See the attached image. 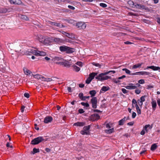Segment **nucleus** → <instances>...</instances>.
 <instances>
[{
	"label": "nucleus",
	"mask_w": 160,
	"mask_h": 160,
	"mask_svg": "<svg viewBox=\"0 0 160 160\" xmlns=\"http://www.w3.org/2000/svg\"><path fill=\"white\" fill-rule=\"evenodd\" d=\"M78 112L80 113H82L84 112V111L82 109H79L78 110Z\"/></svg>",
	"instance_id": "8fccbe9b"
},
{
	"label": "nucleus",
	"mask_w": 160,
	"mask_h": 160,
	"mask_svg": "<svg viewBox=\"0 0 160 160\" xmlns=\"http://www.w3.org/2000/svg\"><path fill=\"white\" fill-rule=\"evenodd\" d=\"M74 70L76 72H78L80 70V68L78 67H77L75 65H74L73 66Z\"/></svg>",
	"instance_id": "c756f323"
},
{
	"label": "nucleus",
	"mask_w": 160,
	"mask_h": 160,
	"mask_svg": "<svg viewBox=\"0 0 160 160\" xmlns=\"http://www.w3.org/2000/svg\"><path fill=\"white\" fill-rule=\"evenodd\" d=\"M109 89V88L108 86H103V87L101 91L100 92H102V91H104V92H106Z\"/></svg>",
	"instance_id": "bb28decb"
},
{
	"label": "nucleus",
	"mask_w": 160,
	"mask_h": 160,
	"mask_svg": "<svg viewBox=\"0 0 160 160\" xmlns=\"http://www.w3.org/2000/svg\"><path fill=\"white\" fill-rule=\"evenodd\" d=\"M146 97V96H143L141 97V98H140L141 101L142 102H144L145 100V98Z\"/></svg>",
	"instance_id": "a18cd8bd"
},
{
	"label": "nucleus",
	"mask_w": 160,
	"mask_h": 160,
	"mask_svg": "<svg viewBox=\"0 0 160 160\" xmlns=\"http://www.w3.org/2000/svg\"><path fill=\"white\" fill-rule=\"evenodd\" d=\"M23 70L24 73L27 76L30 75V74L32 73L31 71L26 68H23Z\"/></svg>",
	"instance_id": "ddd939ff"
},
{
	"label": "nucleus",
	"mask_w": 160,
	"mask_h": 160,
	"mask_svg": "<svg viewBox=\"0 0 160 160\" xmlns=\"http://www.w3.org/2000/svg\"><path fill=\"white\" fill-rule=\"evenodd\" d=\"M53 41L55 43H60L63 42V40L62 39L56 37L53 38V39H52Z\"/></svg>",
	"instance_id": "9d476101"
},
{
	"label": "nucleus",
	"mask_w": 160,
	"mask_h": 160,
	"mask_svg": "<svg viewBox=\"0 0 160 160\" xmlns=\"http://www.w3.org/2000/svg\"><path fill=\"white\" fill-rule=\"evenodd\" d=\"M46 78H45L43 76H42L41 80H42V81H45V80H46Z\"/></svg>",
	"instance_id": "338daca9"
},
{
	"label": "nucleus",
	"mask_w": 160,
	"mask_h": 160,
	"mask_svg": "<svg viewBox=\"0 0 160 160\" xmlns=\"http://www.w3.org/2000/svg\"><path fill=\"white\" fill-rule=\"evenodd\" d=\"M52 42L49 37H45L41 43L44 45H50Z\"/></svg>",
	"instance_id": "20e7f679"
},
{
	"label": "nucleus",
	"mask_w": 160,
	"mask_h": 160,
	"mask_svg": "<svg viewBox=\"0 0 160 160\" xmlns=\"http://www.w3.org/2000/svg\"><path fill=\"white\" fill-rule=\"evenodd\" d=\"M144 81L143 79H141L138 81V83L140 84H142L144 83Z\"/></svg>",
	"instance_id": "de8ad7c7"
},
{
	"label": "nucleus",
	"mask_w": 160,
	"mask_h": 160,
	"mask_svg": "<svg viewBox=\"0 0 160 160\" xmlns=\"http://www.w3.org/2000/svg\"><path fill=\"white\" fill-rule=\"evenodd\" d=\"M39 152V149H37L35 148H34L33 149V151L31 152V154H34L35 153Z\"/></svg>",
	"instance_id": "393cba45"
},
{
	"label": "nucleus",
	"mask_w": 160,
	"mask_h": 160,
	"mask_svg": "<svg viewBox=\"0 0 160 160\" xmlns=\"http://www.w3.org/2000/svg\"><path fill=\"white\" fill-rule=\"evenodd\" d=\"M32 75L33 76L34 78H36L38 79H41V78L42 77L41 75H39V74H36V75H33L32 74Z\"/></svg>",
	"instance_id": "c85d7f7f"
},
{
	"label": "nucleus",
	"mask_w": 160,
	"mask_h": 160,
	"mask_svg": "<svg viewBox=\"0 0 160 160\" xmlns=\"http://www.w3.org/2000/svg\"><path fill=\"white\" fill-rule=\"evenodd\" d=\"M52 120V118L51 117L48 116L45 118L44 122V123H47L51 122Z\"/></svg>",
	"instance_id": "f8f14e48"
},
{
	"label": "nucleus",
	"mask_w": 160,
	"mask_h": 160,
	"mask_svg": "<svg viewBox=\"0 0 160 160\" xmlns=\"http://www.w3.org/2000/svg\"><path fill=\"white\" fill-rule=\"evenodd\" d=\"M125 77H126V76L125 75H123L121 77H119L118 78V79L119 80H120V79H123V78H125Z\"/></svg>",
	"instance_id": "69168bd1"
},
{
	"label": "nucleus",
	"mask_w": 160,
	"mask_h": 160,
	"mask_svg": "<svg viewBox=\"0 0 160 160\" xmlns=\"http://www.w3.org/2000/svg\"><path fill=\"white\" fill-rule=\"evenodd\" d=\"M68 7L69 8L71 9L72 10H74L75 9V8L72 6L69 5L68 6Z\"/></svg>",
	"instance_id": "13d9d810"
},
{
	"label": "nucleus",
	"mask_w": 160,
	"mask_h": 160,
	"mask_svg": "<svg viewBox=\"0 0 160 160\" xmlns=\"http://www.w3.org/2000/svg\"><path fill=\"white\" fill-rule=\"evenodd\" d=\"M126 120V119L125 117L124 118H122L121 120H120L118 122L119 125H123L124 122Z\"/></svg>",
	"instance_id": "b1692460"
},
{
	"label": "nucleus",
	"mask_w": 160,
	"mask_h": 160,
	"mask_svg": "<svg viewBox=\"0 0 160 160\" xmlns=\"http://www.w3.org/2000/svg\"><path fill=\"white\" fill-rule=\"evenodd\" d=\"M92 79L88 78L86 81V83L87 84H89L92 81Z\"/></svg>",
	"instance_id": "ea45409f"
},
{
	"label": "nucleus",
	"mask_w": 160,
	"mask_h": 160,
	"mask_svg": "<svg viewBox=\"0 0 160 160\" xmlns=\"http://www.w3.org/2000/svg\"><path fill=\"white\" fill-rule=\"evenodd\" d=\"M100 5L101 7H102L103 8H105V7H107V5L106 4L102 3H100Z\"/></svg>",
	"instance_id": "49530a36"
},
{
	"label": "nucleus",
	"mask_w": 160,
	"mask_h": 160,
	"mask_svg": "<svg viewBox=\"0 0 160 160\" xmlns=\"http://www.w3.org/2000/svg\"><path fill=\"white\" fill-rule=\"evenodd\" d=\"M145 133V130L143 129L141 132V134L142 135H144Z\"/></svg>",
	"instance_id": "e2e57ef3"
},
{
	"label": "nucleus",
	"mask_w": 160,
	"mask_h": 160,
	"mask_svg": "<svg viewBox=\"0 0 160 160\" xmlns=\"http://www.w3.org/2000/svg\"><path fill=\"white\" fill-rule=\"evenodd\" d=\"M11 3L15 5H20L22 4L21 0H10Z\"/></svg>",
	"instance_id": "9b49d317"
},
{
	"label": "nucleus",
	"mask_w": 160,
	"mask_h": 160,
	"mask_svg": "<svg viewBox=\"0 0 160 160\" xmlns=\"http://www.w3.org/2000/svg\"><path fill=\"white\" fill-rule=\"evenodd\" d=\"M106 72L101 73L99 74L98 76H97L95 78L100 81L107 80L108 78H110V77L108 76H106V75L108 74H106Z\"/></svg>",
	"instance_id": "f03ea898"
},
{
	"label": "nucleus",
	"mask_w": 160,
	"mask_h": 160,
	"mask_svg": "<svg viewBox=\"0 0 160 160\" xmlns=\"http://www.w3.org/2000/svg\"><path fill=\"white\" fill-rule=\"evenodd\" d=\"M136 116V114L135 112H133L132 115V118H134Z\"/></svg>",
	"instance_id": "5fc2aeb1"
},
{
	"label": "nucleus",
	"mask_w": 160,
	"mask_h": 160,
	"mask_svg": "<svg viewBox=\"0 0 160 160\" xmlns=\"http://www.w3.org/2000/svg\"><path fill=\"white\" fill-rule=\"evenodd\" d=\"M19 17L20 18L23 20L26 21H28L29 20V18L26 15L20 14L19 15Z\"/></svg>",
	"instance_id": "f3484780"
},
{
	"label": "nucleus",
	"mask_w": 160,
	"mask_h": 160,
	"mask_svg": "<svg viewBox=\"0 0 160 160\" xmlns=\"http://www.w3.org/2000/svg\"><path fill=\"white\" fill-rule=\"evenodd\" d=\"M52 80H53L51 78H46V80H45V81L47 82H50Z\"/></svg>",
	"instance_id": "09e8293b"
},
{
	"label": "nucleus",
	"mask_w": 160,
	"mask_h": 160,
	"mask_svg": "<svg viewBox=\"0 0 160 160\" xmlns=\"http://www.w3.org/2000/svg\"><path fill=\"white\" fill-rule=\"evenodd\" d=\"M137 111L138 115H139L141 114V111L140 109H138V110H137Z\"/></svg>",
	"instance_id": "774afa93"
},
{
	"label": "nucleus",
	"mask_w": 160,
	"mask_h": 160,
	"mask_svg": "<svg viewBox=\"0 0 160 160\" xmlns=\"http://www.w3.org/2000/svg\"><path fill=\"white\" fill-rule=\"evenodd\" d=\"M152 107L153 108H155L156 107L157 104L155 101H153L152 102Z\"/></svg>",
	"instance_id": "c9c22d12"
},
{
	"label": "nucleus",
	"mask_w": 160,
	"mask_h": 160,
	"mask_svg": "<svg viewBox=\"0 0 160 160\" xmlns=\"http://www.w3.org/2000/svg\"><path fill=\"white\" fill-rule=\"evenodd\" d=\"M134 7H136L138 9H141L143 7L142 5H141L140 4L135 3Z\"/></svg>",
	"instance_id": "7c9ffc66"
},
{
	"label": "nucleus",
	"mask_w": 160,
	"mask_h": 160,
	"mask_svg": "<svg viewBox=\"0 0 160 160\" xmlns=\"http://www.w3.org/2000/svg\"><path fill=\"white\" fill-rule=\"evenodd\" d=\"M45 37L41 35H38L37 36V39L39 41L42 43Z\"/></svg>",
	"instance_id": "aec40b11"
},
{
	"label": "nucleus",
	"mask_w": 160,
	"mask_h": 160,
	"mask_svg": "<svg viewBox=\"0 0 160 160\" xmlns=\"http://www.w3.org/2000/svg\"><path fill=\"white\" fill-rule=\"evenodd\" d=\"M112 81L116 83L120 82H121L120 80H119L118 78H113L112 79Z\"/></svg>",
	"instance_id": "72a5a7b5"
},
{
	"label": "nucleus",
	"mask_w": 160,
	"mask_h": 160,
	"mask_svg": "<svg viewBox=\"0 0 160 160\" xmlns=\"http://www.w3.org/2000/svg\"><path fill=\"white\" fill-rule=\"evenodd\" d=\"M79 98L82 100V99L83 98V94L82 93H80L79 94Z\"/></svg>",
	"instance_id": "37998d69"
},
{
	"label": "nucleus",
	"mask_w": 160,
	"mask_h": 160,
	"mask_svg": "<svg viewBox=\"0 0 160 160\" xmlns=\"http://www.w3.org/2000/svg\"><path fill=\"white\" fill-rule=\"evenodd\" d=\"M59 49L61 52H65L68 53H72L75 51L74 48L65 46H60Z\"/></svg>",
	"instance_id": "f257e3e1"
},
{
	"label": "nucleus",
	"mask_w": 160,
	"mask_h": 160,
	"mask_svg": "<svg viewBox=\"0 0 160 160\" xmlns=\"http://www.w3.org/2000/svg\"><path fill=\"white\" fill-rule=\"evenodd\" d=\"M111 72H112L113 73H114L116 72L115 71H109L108 72H106V74H108L109 73Z\"/></svg>",
	"instance_id": "0e129e2a"
},
{
	"label": "nucleus",
	"mask_w": 160,
	"mask_h": 160,
	"mask_svg": "<svg viewBox=\"0 0 160 160\" xmlns=\"http://www.w3.org/2000/svg\"><path fill=\"white\" fill-rule=\"evenodd\" d=\"M129 85L125 87V88L128 89H136V87L133 85L132 83H129L128 84Z\"/></svg>",
	"instance_id": "2eb2a0df"
},
{
	"label": "nucleus",
	"mask_w": 160,
	"mask_h": 160,
	"mask_svg": "<svg viewBox=\"0 0 160 160\" xmlns=\"http://www.w3.org/2000/svg\"><path fill=\"white\" fill-rule=\"evenodd\" d=\"M35 127L34 128L35 129L37 130H39V128L38 127H37V125L36 124H34Z\"/></svg>",
	"instance_id": "bf43d9fd"
},
{
	"label": "nucleus",
	"mask_w": 160,
	"mask_h": 160,
	"mask_svg": "<svg viewBox=\"0 0 160 160\" xmlns=\"http://www.w3.org/2000/svg\"><path fill=\"white\" fill-rule=\"evenodd\" d=\"M92 104V107L96 108L97 107V99L96 97H93L91 100Z\"/></svg>",
	"instance_id": "6e6552de"
},
{
	"label": "nucleus",
	"mask_w": 160,
	"mask_h": 160,
	"mask_svg": "<svg viewBox=\"0 0 160 160\" xmlns=\"http://www.w3.org/2000/svg\"><path fill=\"white\" fill-rule=\"evenodd\" d=\"M133 124H134L133 122H129L127 124L128 125H130V126H132L133 125Z\"/></svg>",
	"instance_id": "4d7b16f0"
},
{
	"label": "nucleus",
	"mask_w": 160,
	"mask_h": 160,
	"mask_svg": "<svg viewBox=\"0 0 160 160\" xmlns=\"http://www.w3.org/2000/svg\"><path fill=\"white\" fill-rule=\"evenodd\" d=\"M25 108V107L24 106H23V105L22 106L21 109V112H24V109Z\"/></svg>",
	"instance_id": "6e6d98bb"
},
{
	"label": "nucleus",
	"mask_w": 160,
	"mask_h": 160,
	"mask_svg": "<svg viewBox=\"0 0 160 160\" xmlns=\"http://www.w3.org/2000/svg\"><path fill=\"white\" fill-rule=\"evenodd\" d=\"M49 24L53 26H56L59 28L64 27V26L60 23H57L55 22H52L50 21L48 22Z\"/></svg>",
	"instance_id": "0eeeda50"
},
{
	"label": "nucleus",
	"mask_w": 160,
	"mask_h": 160,
	"mask_svg": "<svg viewBox=\"0 0 160 160\" xmlns=\"http://www.w3.org/2000/svg\"><path fill=\"white\" fill-rule=\"evenodd\" d=\"M91 118H93V120H95L99 119L100 118V116L98 114H94L92 115Z\"/></svg>",
	"instance_id": "6ab92c4d"
},
{
	"label": "nucleus",
	"mask_w": 160,
	"mask_h": 160,
	"mask_svg": "<svg viewBox=\"0 0 160 160\" xmlns=\"http://www.w3.org/2000/svg\"><path fill=\"white\" fill-rule=\"evenodd\" d=\"M59 32H61L64 35L68 37L69 38L72 39L73 37H72V36H71V35H70V34L67 33L66 32L63 31H59ZM73 38H74V37H73Z\"/></svg>",
	"instance_id": "a211bd4d"
},
{
	"label": "nucleus",
	"mask_w": 160,
	"mask_h": 160,
	"mask_svg": "<svg viewBox=\"0 0 160 160\" xmlns=\"http://www.w3.org/2000/svg\"><path fill=\"white\" fill-rule=\"evenodd\" d=\"M152 128V127L150 126L149 124L146 125L144 127L143 129H144L145 130L146 132H148V130L147 129V128Z\"/></svg>",
	"instance_id": "473e14b6"
},
{
	"label": "nucleus",
	"mask_w": 160,
	"mask_h": 160,
	"mask_svg": "<svg viewBox=\"0 0 160 160\" xmlns=\"http://www.w3.org/2000/svg\"><path fill=\"white\" fill-rule=\"evenodd\" d=\"M76 64L80 67H82V63L81 62H77Z\"/></svg>",
	"instance_id": "a19ab883"
},
{
	"label": "nucleus",
	"mask_w": 160,
	"mask_h": 160,
	"mask_svg": "<svg viewBox=\"0 0 160 160\" xmlns=\"http://www.w3.org/2000/svg\"><path fill=\"white\" fill-rule=\"evenodd\" d=\"M147 68H150L154 71L160 70V67H156L154 66H148L147 67Z\"/></svg>",
	"instance_id": "dca6fc26"
},
{
	"label": "nucleus",
	"mask_w": 160,
	"mask_h": 160,
	"mask_svg": "<svg viewBox=\"0 0 160 160\" xmlns=\"http://www.w3.org/2000/svg\"><path fill=\"white\" fill-rule=\"evenodd\" d=\"M122 70L123 71H125L126 73L128 74H130V72H131L128 69H127L123 68L122 69Z\"/></svg>",
	"instance_id": "e433bc0d"
},
{
	"label": "nucleus",
	"mask_w": 160,
	"mask_h": 160,
	"mask_svg": "<svg viewBox=\"0 0 160 160\" xmlns=\"http://www.w3.org/2000/svg\"><path fill=\"white\" fill-rule=\"evenodd\" d=\"M89 93L92 95V97L94 96L96 94V92L95 90L91 91L89 92Z\"/></svg>",
	"instance_id": "f704fd0d"
},
{
	"label": "nucleus",
	"mask_w": 160,
	"mask_h": 160,
	"mask_svg": "<svg viewBox=\"0 0 160 160\" xmlns=\"http://www.w3.org/2000/svg\"><path fill=\"white\" fill-rule=\"evenodd\" d=\"M7 12V10L5 8H2L0 10V13H6Z\"/></svg>",
	"instance_id": "58836bf2"
},
{
	"label": "nucleus",
	"mask_w": 160,
	"mask_h": 160,
	"mask_svg": "<svg viewBox=\"0 0 160 160\" xmlns=\"http://www.w3.org/2000/svg\"><path fill=\"white\" fill-rule=\"evenodd\" d=\"M81 104L83 106H85L86 107H89V104L87 103H85L84 102H82L81 103Z\"/></svg>",
	"instance_id": "4c0bfd02"
},
{
	"label": "nucleus",
	"mask_w": 160,
	"mask_h": 160,
	"mask_svg": "<svg viewBox=\"0 0 160 160\" xmlns=\"http://www.w3.org/2000/svg\"><path fill=\"white\" fill-rule=\"evenodd\" d=\"M24 96L27 98H29L30 95L29 93H25L24 94Z\"/></svg>",
	"instance_id": "603ef678"
},
{
	"label": "nucleus",
	"mask_w": 160,
	"mask_h": 160,
	"mask_svg": "<svg viewBox=\"0 0 160 160\" xmlns=\"http://www.w3.org/2000/svg\"><path fill=\"white\" fill-rule=\"evenodd\" d=\"M128 3L132 7H134L135 3H134V2L130 0L128 1Z\"/></svg>",
	"instance_id": "2f4dec72"
},
{
	"label": "nucleus",
	"mask_w": 160,
	"mask_h": 160,
	"mask_svg": "<svg viewBox=\"0 0 160 160\" xmlns=\"http://www.w3.org/2000/svg\"><path fill=\"white\" fill-rule=\"evenodd\" d=\"M36 52L37 50H35L34 49H29L27 51L26 53L29 55L33 54L36 56V55L37 54Z\"/></svg>",
	"instance_id": "1a4fd4ad"
},
{
	"label": "nucleus",
	"mask_w": 160,
	"mask_h": 160,
	"mask_svg": "<svg viewBox=\"0 0 160 160\" xmlns=\"http://www.w3.org/2000/svg\"><path fill=\"white\" fill-rule=\"evenodd\" d=\"M90 127V125L84 127L83 128V130L81 131V133L82 135H89V129Z\"/></svg>",
	"instance_id": "39448f33"
},
{
	"label": "nucleus",
	"mask_w": 160,
	"mask_h": 160,
	"mask_svg": "<svg viewBox=\"0 0 160 160\" xmlns=\"http://www.w3.org/2000/svg\"><path fill=\"white\" fill-rule=\"evenodd\" d=\"M92 64L96 67H98L99 68H101V65L99 63H96L94 62L92 63Z\"/></svg>",
	"instance_id": "79ce46f5"
},
{
	"label": "nucleus",
	"mask_w": 160,
	"mask_h": 160,
	"mask_svg": "<svg viewBox=\"0 0 160 160\" xmlns=\"http://www.w3.org/2000/svg\"><path fill=\"white\" fill-rule=\"evenodd\" d=\"M44 141V139L43 137H39L32 140L31 142V144L32 145L38 144Z\"/></svg>",
	"instance_id": "7ed1b4c3"
},
{
	"label": "nucleus",
	"mask_w": 160,
	"mask_h": 160,
	"mask_svg": "<svg viewBox=\"0 0 160 160\" xmlns=\"http://www.w3.org/2000/svg\"><path fill=\"white\" fill-rule=\"evenodd\" d=\"M157 147L156 144H154L151 146L150 149L152 151H154L157 148Z\"/></svg>",
	"instance_id": "a878e982"
},
{
	"label": "nucleus",
	"mask_w": 160,
	"mask_h": 160,
	"mask_svg": "<svg viewBox=\"0 0 160 160\" xmlns=\"http://www.w3.org/2000/svg\"><path fill=\"white\" fill-rule=\"evenodd\" d=\"M135 92L137 94H139L141 92V90L136 89L135 90Z\"/></svg>",
	"instance_id": "864d4df0"
},
{
	"label": "nucleus",
	"mask_w": 160,
	"mask_h": 160,
	"mask_svg": "<svg viewBox=\"0 0 160 160\" xmlns=\"http://www.w3.org/2000/svg\"><path fill=\"white\" fill-rule=\"evenodd\" d=\"M97 73L92 72L89 75L88 78H91V79H92V80L94 78V77L97 75Z\"/></svg>",
	"instance_id": "4be33fe9"
},
{
	"label": "nucleus",
	"mask_w": 160,
	"mask_h": 160,
	"mask_svg": "<svg viewBox=\"0 0 160 160\" xmlns=\"http://www.w3.org/2000/svg\"><path fill=\"white\" fill-rule=\"evenodd\" d=\"M67 89L68 92H72L71 90V88L70 87H68Z\"/></svg>",
	"instance_id": "680f3d73"
},
{
	"label": "nucleus",
	"mask_w": 160,
	"mask_h": 160,
	"mask_svg": "<svg viewBox=\"0 0 160 160\" xmlns=\"http://www.w3.org/2000/svg\"><path fill=\"white\" fill-rule=\"evenodd\" d=\"M85 123L84 122H78L74 124L73 125L77 126L82 127L84 126Z\"/></svg>",
	"instance_id": "412c9836"
},
{
	"label": "nucleus",
	"mask_w": 160,
	"mask_h": 160,
	"mask_svg": "<svg viewBox=\"0 0 160 160\" xmlns=\"http://www.w3.org/2000/svg\"><path fill=\"white\" fill-rule=\"evenodd\" d=\"M37 53L36 56H45L46 55V53L44 51H37Z\"/></svg>",
	"instance_id": "4468645a"
},
{
	"label": "nucleus",
	"mask_w": 160,
	"mask_h": 160,
	"mask_svg": "<svg viewBox=\"0 0 160 160\" xmlns=\"http://www.w3.org/2000/svg\"><path fill=\"white\" fill-rule=\"evenodd\" d=\"M76 26L79 29H84L86 28V25L84 22H79L76 23Z\"/></svg>",
	"instance_id": "423d86ee"
},
{
	"label": "nucleus",
	"mask_w": 160,
	"mask_h": 160,
	"mask_svg": "<svg viewBox=\"0 0 160 160\" xmlns=\"http://www.w3.org/2000/svg\"><path fill=\"white\" fill-rule=\"evenodd\" d=\"M122 91L124 94L128 92L126 89L124 88H122Z\"/></svg>",
	"instance_id": "3c124183"
},
{
	"label": "nucleus",
	"mask_w": 160,
	"mask_h": 160,
	"mask_svg": "<svg viewBox=\"0 0 160 160\" xmlns=\"http://www.w3.org/2000/svg\"><path fill=\"white\" fill-rule=\"evenodd\" d=\"M142 64H143V63H138L133 65L132 68L133 69H136L137 68H140Z\"/></svg>",
	"instance_id": "5701e85b"
},
{
	"label": "nucleus",
	"mask_w": 160,
	"mask_h": 160,
	"mask_svg": "<svg viewBox=\"0 0 160 160\" xmlns=\"http://www.w3.org/2000/svg\"><path fill=\"white\" fill-rule=\"evenodd\" d=\"M114 131V128H112L111 129L108 130H105V132L107 133H111L113 132Z\"/></svg>",
	"instance_id": "cd10ccee"
},
{
	"label": "nucleus",
	"mask_w": 160,
	"mask_h": 160,
	"mask_svg": "<svg viewBox=\"0 0 160 160\" xmlns=\"http://www.w3.org/2000/svg\"><path fill=\"white\" fill-rule=\"evenodd\" d=\"M124 43L126 44H132V42L129 41H126V42H125Z\"/></svg>",
	"instance_id": "052dcab7"
},
{
	"label": "nucleus",
	"mask_w": 160,
	"mask_h": 160,
	"mask_svg": "<svg viewBox=\"0 0 160 160\" xmlns=\"http://www.w3.org/2000/svg\"><path fill=\"white\" fill-rule=\"evenodd\" d=\"M132 105H133V104H135V105L136 104H137V101H136V100L135 99H132ZM132 107H134V106H133V105H132Z\"/></svg>",
	"instance_id": "c03bdc74"
}]
</instances>
